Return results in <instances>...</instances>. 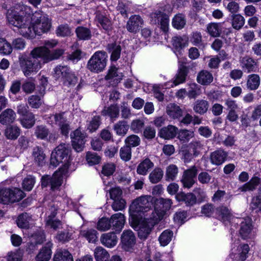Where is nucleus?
I'll use <instances>...</instances> for the list:
<instances>
[{
    "label": "nucleus",
    "mask_w": 261,
    "mask_h": 261,
    "mask_svg": "<svg viewBox=\"0 0 261 261\" xmlns=\"http://www.w3.org/2000/svg\"><path fill=\"white\" fill-rule=\"evenodd\" d=\"M70 152L69 145L64 143L60 144L53 151L50 157V164L55 167L58 166L60 163L63 164V165L52 176L44 175L42 177V187L50 186L52 190H55L61 186L63 179L67 176L70 162Z\"/></svg>",
    "instance_id": "1"
},
{
    "label": "nucleus",
    "mask_w": 261,
    "mask_h": 261,
    "mask_svg": "<svg viewBox=\"0 0 261 261\" xmlns=\"http://www.w3.org/2000/svg\"><path fill=\"white\" fill-rule=\"evenodd\" d=\"M30 10L29 7L19 4L9 9L7 13L9 25L25 38L33 36L34 34L31 32Z\"/></svg>",
    "instance_id": "2"
},
{
    "label": "nucleus",
    "mask_w": 261,
    "mask_h": 261,
    "mask_svg": "<svg viewBox=\"0 0 261 261\" xmlns=\"http://www.w3.org/2000/svg\"><path fill=\"white\" fill-rule=\"evenodd\" d=\"M162 219V215L156 214L155 216H148L145 215L144 218H129V221L139 227L138 237L142 240L147 239L150 234L152 227Z\"/></svg>",
    "instance_id": "3"
},
{
    "label": "nucleus",
    "mask_w": 261,
    "mask_h": 261,
    "mask_svg": "<svg viewBox=\"0 0 261 261\" xmlns=\"http://www.w3.org/2000/svg\"><path fill=\"white\" fill-rule=\"evenodd\" d=\"M32 26L31 32L34 35L31 37H26L27 38H34L36 35H40L42 33L48 32L51 27V22L47 15L41 11L35 12L31 17Z\"/></svg>",
    "instance_id": "4"
},
{
    "label": "nucleus",
    "mask_w": 261,
    "mask_h": 261,
    "mask_svg": "<svg viewBox=\"0 0 261 261\" xmlns=\"http://www.w3.org/2000/svg\"><path fill=\"white\" fill-rule=\"evenodd\" d=\"M152 197L151 196H141L133 201L129 206V212L130 219L141 218V214L150 211Z\"/></svg>",
    "instance_id": "5"
},
{
    "label": "nucleus",
    "mask_w": 261,
    "mask_h": 261,
    "mask_svg": "<svg viewBox=\"0 0 261 261\" xmlns=\"http://www.w3.org/2000/svg\"><path fill=\"white\" fill-rule=\"evenodd\" d=\"M54 77L57 80H61L63 84L69 87L74 86L77 82V77L65 65H58L54 69Z\"/></svg>",
    "instance_id": "6"
},
{
    "label": "nucleus",
    "mask_w": 261,
    "mask_h": 261,
    "mask_svg": "<svg viewBox=\"0 0 261 261\" xmlns=\"http://www.w3.org/2000/svg\"><path fill=\"white\" fill-rule=\"evenodd\" d=\"M107 57L105 51H96L88 60L87 68L91 72L95 73L103 71L107 66Z\"/></svg>",
    "instance_id": "7"
},
{
    "label": "nucleus",
    "mask_w": 261,
    "mask_h": 261,
    "mask_svg": "<svg viewBox=\"0 0 261 261\" xmlns=\"http://www.w3.org/2000/svg\"><path fill=\"white\" fill-rule=\"evenodd\" d=\"M233 226H231V233L232 234V230L236 225L240 224L239 233L243 239H250L255 235V231L252 224V220L250 218H237L233 220Z\"/></svg>",
    "instance_id": "8"
},
{
    "label": "nucleus",
    "mask_w": 261,
    "mask_h": 261,
    "mask_svg": "<svg viewBox=\"0 0 261 261\" xmlns=\"http://www.w3.org/2000/svg\"><path fill=\"white\" fill-rule=\"evenodd\" d=\"M21 69L25 76L37 73L42 67L41 61L29 56L19 58Z\"/></svg>",
    "instance_id": "9"
},
{
    "label": "nucleus",
    "mask_w": 261,
    "mask_h": 261,
    "mask_svg": "<svg viewBox=\"0 0 261 261\" xmlns=\"http://www.w3.org/2000/svg\"><path fill=\"white\" fill-rule=\"evenodd\" d=\"M250 248L247 244H240V240L232 237L230 255L233 258H239L244 261L248 257Z\"/></svg>",
    "instance_id": "10"
},
{
    "label": "nucleus",
    "mask_w": 261,
    "mask_h": 261,
    "mask_svg": "<svg viewBox=\"0 0 261 261\" xmlns=\"http://www.w3.org/2000/svg\"><path fill=\"white\" fill-rule=\"evenodd\" d=\"M24 197V193L18 188L3 189L0 190V203L8 204L18 201Z\"/></svg>",
    "instance_id": "11"
},
{
    "label": "nucleus",
    "mask_w": 261,
    "mask_h": 261,
    "mask_svg": "<svg viewBox=\"0 0 261 261\" xmlns=\"http://www.w3.org/2000/svg\"><path fill=\"white\" fill-rule=\"evenodd\" d=\"M34 134L37 138L47 140L49 142H55L58 138V135L54 132H50L44 125H40L35 127Z\"/></svg>",
    "instance_id": "12"
},
{
    "label": "nucleus",
    "mask_w": 261,
    "mask_h": 261,
    "mask_svg": "<svg viewBox=\"0 0 261 261\" xmlns=\"http://www.w3.org/2000/svg\"><path fill=\"white\" fill-rule=\"evenodd\" d=\"M136 244V237L131 230L123 231L121 236V248L126 251H131Z\"/></svg>",
    "instance_id": "13"
},
{
    "label": "nucleus",
    "mask_w": 261,
    "mask_h": 261,
    "mask_svg": "<svg viewBox=\"0 0 261 261\" xmlns=\"http://www.w3.org/2000/svg\"><path fill=\"white\" fill-rule=\"evenodd\" d=\"M172 204V200L169 198H158L155 201L154 210H151L149 214H151V216H155L156 214H160L162 218L164 213L171 208Z\"/></svg>",
    "instance_id": "14"
},
{
    "label": "nucleus",
    "mask_w": 261,
    "mask_h": 261,
    "mask_svg": "<svg viewBox=\"0 0 261 261\" xmlns=\"http://www.w3.org/2000/svg\"><path fill=\"white\" fill-rule=\"evenodd\" d=\"M216 215L219 220L223 221L225 224L230 223L231 226H233V219L237 218L233 217L231 209L225 205L218 207L216 210Z\"/></svg>",
    "instance_id": "15"
},
{
    "label": "nucleus",
    "mask_w": 261,
    "mask_h": 261,
    "mask_svg": "<svg viewBox=\"0 0 261 261\" xmlns=\"http://www.w3.org/2000/svg\"><path fill=\"white\" fill-rule=\"evenodd\" d=\"M150 21L153 24H160L161 29L164 32L168 31L169 22V16L161 11L151 13Z\"/></svg>",
    "instance_id": "16"
},
{
    "label": "nucleus",
    "mask_w": 261,
    "mask_h": 261,
    "mask_svg": "<svg viewBox=\"0 0 261 261\" xmlns=\"http://www.w3.org/2000/svg\"><path fill=\"white\" fill-rule=\"evenodd\" d=\"M70 136L73 148L77 152L82 151L85 142V134L82 133L79 129H77L72 133Z\"/></svg>",
    "instance_id": "17"
},
{
    "label": "nucleus",
    "mask_w": 261,
    "mask_h": 261,
    "mask_svg": "<svg viewBox=\"0 0 261 261\" xmlns=\"http://www.w3.org/2000/svg\"><path fill=\"white\" fill-rule=\"evenodd\" d=\"M197 173V170L195 166L184 171L181 182L184 188H190L195 182V177Z\"/></svg>",
    "instance_id": "18"
},
{
    "label": "nucleus",
    "mask_w": 261,
    "mask_h": 261,
    "mask_svg": "<svg viewBox=\"0 0 261 261\" xmlns=\"http://www.w3.org/2000/svg\"><path fill=\"white\" fill-rule=\"evenodd\" d=\"M143 23L144 21L140 15H134L127 21L126 28L128 32L136 33L142 27Z\"/></svg>",
    "instance_id": "19"
},
{
    "label": "nucleus",
    "mask_w": 261,
    "mask_h": 261,
    "mask_svg": "<svg viewBox=\"0 0 261 261\" xmlns=\"http://www.w3.org/2000/svg\"><path fill=\"white\" fill-rule=\"evenodd\" d=\"M49 49L46 47L38 46L34 48L30 53V56L33 59L39 60V59L43 61V63L48 62V54Z\"/></svg>",
    "instance_id": "20"
},
{
    "label": "nucleus",
    "mask_w": 261,
    "mask_h": 261,
    "mask_svg": "<svg viewBox=\"0 0 261 261\" xmlns=\"http://www.w3.org/2000/svg\"><path fill=\"white\" fill-rule=\"evenodd\" d=\"M188 71L186 67L179 68L177 73L173 81H169L165 84L166 88H172L185 82Z\"/></svg>",
    "instance_id": "21"
},
{
    "label": "nucleus",
    "mask_w": 261,
    "mask_h": 261,
    "mask_svg": "<svg viewBox=\"0 0 261 261\" xmlns=\"http://www.w3.org/2000/svg\"><path fill=\"white\" fill-rule=\"evenodd\" d=\"M101 243L109 248L114 247L118 243V238L114 232L105 233L100 238Z\"/></svg>",
    "instance_id": "22"
},
{
    "label": "nucleus",
    "mask_w": 261,
    "mask_h": 261,
    "mask_svg": "<svg viewBox=\"0 0 261 261\" xmlns=\"http://www.w3.org/2000/svg\"><path fill=\"white\" fill-rule=\"evenodd\" d=\"M109 220L111 228L115 231L122 229L125 221L124 215L121 213L113 215Z\"/></svg>",
    "instance_id": "23"
},
{
    "label": "nucleus",
    "mask_w": 261,
    "mask_h": 261,
    "mask_svg": "<svg viewBox=\"0 0 261 261\" xmlns=\"http://www.w3.org/2000/svg\"><path fill=\"white\" fill-rule=\"evenodd\" d=\"M64 113L57 114L54 115V119L56 123L58 124L60 127L61 133L63 135L67 136L70 127L68 123L67 122L64 117Z\"/></svg>",
    "instance_id": "24"
},
{
    "label": "nucleus",
    "mask_w": 261,
    "mask_h": 261,
    "mask_svg": "<svg viewBox=\"0 0 261 261\" xmlns=\"http://www.w3.org/2000/svg\"><path fill=\"white\" fill-rule=\"evenodd\" d=\"M123 74L118 71L115 67H111L106 76V80L112 85H116L122 79Z\"/></svg>",
    "instance_id": "25"
},
{
    "label": "nucleus",
    "mask_w": 261,
    "mask_h": 261,
    "mask_svg": "<svg viewBox=\"0 0 261 261\" xmlns=\"http://www.w3.org/2000/svg\"><path fill=\"white\" fill-rule=\"evenodd\" d=\"M228 154L223 150H217L211 153L210 160L212 164L219 166L226 160Z\"/></svg>",
    "instance_id": "26"
},
{
    "label": "nucleus",
    "mask_w": 261,
    "mask_h": 261,
    "mask_svg": "<svg viewBox=\"0 0 261 261\" xmlns=\"http://www.w3.org/2000/svg\"><path fill=\"white\" fill-rule=\"evenodd\" d=\"M107 50L110 54V60L112 62L117 61L120 57L121 47L116 42L109 43L107 47Z\"/></svg>",
    "instance_id": "27"
},
{
    "label": "nucleus",
    "mask_w": 261,
    "mask_h": 261,
    "mask_svg": "<svg viewBox=\"0 0 261 261\" xmlns=\"http://www.w3.org/2000/svg\"><path fill=\"white\" fill-rule=\"evenodd\" d=\"M178 130V128L175 126L169 125L162 128L159 132V135L161 138L165 139H171L176 136Z\"/></svg>",
    "instance_id": "28"
},
{
    "label": "nucleus",
    "mask_w": 261,
    "mask_h": 261,
    "mask_svg": "<svg viewBox=\"0 0 261 261\" xmlns=\"http://www.w3.org/2000/svg\"><path fill=\"white\" fill-rule=\"evenodd\" d=\"M53 244L49 242L40 251L36 257V261H48L51 256Z\"/></svg>",
    "instance_id": "29"
},
{
    "label": "nucleus",
    "mask_w": 261,
    "mask_h": 261,
    "mask_svg": "<svg viewBox=\"0 0 261 261\" xmlns=\"http://www.w3.org/2000/svg\"><path fill=\"white\" fill-rule=\"evenodd\" d=\"M50 214L48 215V218L46 220V224L50 226L51 228L55 230L61 227L62 223L60 221L56 219H54V218L57 214V208H55V204H54L49 209Z\"/></svg>",
    "instance_id": "30"
},
{
    "label": "nucleus",
    "mask_w": 261,
    "mask_h": 261,
    "mask_svg": "<svg viewBox=\"0 0 261 261\" xmlns=\"http://www.w3.org/2000/svg\"><path fill=\"white\" fill-rule=\"evenodd\" d=\"M16 117V113L12 109H7L0 114V123L3 125L12 123Z\"/></svg>",
    "instance_id": "31"
},
{
    "label": "nucleus",
    "mask_w": 261,
    "mask_h": 261,
    "mask_svg": "<svg viewBox=\"0 0 261 261\" xmlns=\"http://www.w3.org/2000/svg\"><path fill=\"white\" fill-rule=\"evenodd\" d=\"M175 198L178 201H184L188 206L193 205L196 202V197L193 193L185 194L179 192L176 194Z\"/></svg>",
    "instance_id": "32"
},
{
    "label": "nucleus",
    "mask_w": 261,
    "mask_h": 261,
    "mask_svg": "<svg viewBox=\"0 0 261 261\" xmlns=\"http://www.w3.org/2000/svg\"><path fill=\"white\" fill-rule=\"evenodd\" d=\"M154 164L149 159L143 160L137 167V173L141 175H146L148 171L153 167Z\"/></svg>",
    "instance_id": "33"
},
{
    "label": "nucleus",
    "mask_w": 261,
    "mask_h": 261,
    "mask_svg": "<svg viewBox=\"0 0 261 261\" xmlns=\"http://www.w3.org/2000/svg\"><path fill=\"white\" fill-rule=\"evenodd\" d=\"M103 116H108L112 121H114L119 115V108L117 105L105 107L101 112Z\"/></svg>",
    "instance_id": "34"
},
{
    "label": "nucleus",
    "mask_w": 261,
    "mask_h": 261,
    "mask_svg": "<svg viewBox=\"0 0 261 261\" xmlns=\"http://www.w3.org/2000/svg\"><path fill=\"white\" fill-rule=\"evenodd\" d=\"M241 65L243 69L247 72L255 71L256 64L251 58L245 57L241 60Z\"/></svg>",
    "instance_id": "35"
},
{
    "label": "nucleus",
    "mask_w": 261,
    "mask_h": 261,
    "mask_svg": "<svg viewBox=\"0 0 261 261\" xmlns=\"http://www.w3.org/2000/svg\"><path fill=\"white\" fill-rule=\"evenodd\" d=\"M54 261H73L72 254L67 250L60 249L57 250Z\"/></svg>",
    "instance_id": "36"
},
{
    "label": "nucleus",
    "mask_w": 261,
    "mask_h": 261,
    "mask_svg": "<svg viewBox=\"0 0 261 261\" xmlns=\"http://www.w3.org/2000/svg\"><path fill=\"white\" fill-rule=\"evenodd\" d=\"M166 112L168 116L173 119H178L182 115L181 109L174 103H170L167 106Z\"/></svg>",
    "instance_id": "37"
},
{
    "label": "nucleus",
    "mask_w": 261,
    "mask_h": 261,
    "mask_svg": "<svg viewBox=\"0 0 261 261\" xmlns=\"http://www.w3.org/2000/svg\"><path fill=\"white\" fill-rule=\"evenodd\" d=\"M33 219L31 216L27 213L20 215L17 220V224L19 227L28 228L33 224Z\"/></svg>",
    "instance_id": "38"
},
{
    "label": "nucleus",
    "mask_w": 261,
    "mask_h": 261,
    "mask_svg": "<svg viewBox=\"0 0 261 261\" xmlns=\"http://www.w3.org/2000/svg\"><path fill=\"white\" fill-rule=\"evenodd\" d=\"M197 80L199 84L207 85L213 82V76L211 72L206 70H202L198 73Z\"/></svg>",
    "instance_id": "39"
},
{
    "label": "nucleus",
    "mask_w": 261,
    "mask_h": 261,
    "mask_svg": "<svg viewBox=\"0 0 261 261\" xmlns=\"http://www.w3.org/2000/svg\"><path fill=\"white\" fill-rule=\"evenodd\" d=\"M58 203L56 204V207L55 208H59L62 211H69V210H76V204L74 203L72 200L69 198L66 197L63 198L62 203H60V205H58Z\"/></svg>",
    "instance_id": "40"
},
{
    "label": "nucleus",
    "mask_w": 261,
    "mask_h": 261,
    "mask_svg": "<svg viewBox=\"0 0 261 261\" xmlns=\"http://www.w3.org/2000/svg\"><path fill=\"white\" fill-rule=\"evenodd\" d=\"M33 156L35 162L39 166H42L45 162V155L41 148L35 147L33 149Z\"/></svg>",
    "instance_id": "41"
},
{
    "label": "nucleus",
    "mask_w": 261,
    "mask_h": 261,
    "mask_svg": "<svg viewBox=\"0 0 261 261\" xmlns=\"http://www.w3.org/2000/svg\"><path fill=\"white\" fill-rule=\"evenodd\" d=\"M20 121L22 126L26 128L32 127L35 123V116L32 113H27L20 118Z\"/></svg>",
    "instance_id": "42"
},
{
    "label": "nucleus",
    "mask_w": 261,
    "mask_h": 261,
    "mask_svg": "<svg viewBox=\"0 0 261 261\" xmlns=\"http://www.w3.org/2000/svg\"><path fill=\"white\" fill-rule=\"evenodd\" d=\"M208 107L209 103L207 101L203 99L197 100L195 102L194 110L197 113L203 114L207 112Z\"/></svg>",
    "instance_id": "43"
},
{
    "label": "nucleus",
    "mask_w": 261,
    "mask_h": 261,
    "mask_svg": "<svg viewBox=\"0 0 261 261\" xmlns=\"http://www.w3.org/2000/svg\"><path fill=\"white\" fill-rule=\"evenodd\" d=\"M178 173V169L177 167L174 165L171 164L166 168L165 177L167 181H173L177 176Z\"/></svg>",
    "instance_id": "44"
},
{
    "label": "nucleus",
    "mask_w": 261,
    "mask_h": 261,
    "mask_svg": "<svg viewBox=\"0 0 261 261\" xmlns=\"http://www.w3.org/2000/svg\"><path fill=\"white\" fill-rule=\"evenodd\" d=\"M94 256L96 261H109L110 258L108 252L101 247H97L95 249Z\"/></svg>",
    "instance_id": "45"
},
{
    "label": "nucleus",
    "mask_w": 261,
    "mask_h": 261,
    "mask_svg": "<svg viewBox=\"0 0 261 261\" xmlns=\"http://www.w3.org/2000/svg\"><path fill=\"white\" fill-rule=\"evenodd\" d=\"M97 234L96 230L92 228L82 230L80 232V235L85 238L89 243H94L96 241Z\"/></svg>",
    "instance_id": "46"
},
{
    "label": "nucleus",
    "mask_w": 261,
    "mask_h": 261,
    "mask_svg": "<svg viewBox=\"0 0 261 261\" xmlns=\"http://www.w3.org/2000/svg\"><path fill=\"white\" fill-rule=\"evenodd\" d=\"M5 136L8 139L15 140L20 135V129L15 125H11L6 129Z\"/></svg>",
    "instance_id": "47"
},
{
    "label": "nucleus",
    "mask_w": 261,
    "mask_h": 261,
    "mask_svg": "<svg viewBox=\"0 0 261 261\" xmlns=\"http://www.w3.org/2000/svg\"><path fill=\"white\" fill-rule=\"evenodd\" d=\"M187 38L186 37H181L180 36H175L172 38V44L173 47L178 52L182 48L187 45ZM180 54V53H179Z\"/></svg>",
    "instance_id": "48"
},
{
    "label": "nucleus",
    "mask_w": 261,
    "mask_h": 261,
    "mask_svg": "<svg viewBox=\"0 0 261 261\" xmlns=\"http://www.w3.org/2000/svg\"><path fill=\"white\" fill-rule=\"evenodd\" d=\"M260 84V78L257 74H253L248 76L247 87L250 90H256Z\"/></svg>",
    "instance_id": "49"
},
{
    "label": "nucleus",
    "mask_w": 261,
    "mask_h": 261,
    "mask_svg": "<svg viewBox=\"0 0 261 261\" xmlns=\"http://www.w3.org/2000/svg\"><path fill=\"white\" fill-rule=\"evenodd\" d=\"M186 23L185 17L181 14L176 15L172 19V26L176 29H182L185 27Z\"/></svg>",
    "instance_id": "50"
},
{
    "label": "nucleus",
    "mask_w": 261,
    "mask_h": 261,
    "mask_svg": "<svg viewBox=\"0 0 261 261\" xmlns=\"http://www.w3.org/2000/svg\"><path fill=\"white\" fill-rule=\"evenodd\" d=\"M173 234V232L171 230L168 229L164 230L159 238L161 245L163 246L167 245L171 241Z\"/></svg>",
    "instance_id": "51"
},
{
    "label": "nucleus",
    "mask_w": 261,
    "mask_h": 261,
    "mask_svg": "<svg viewBox=\"0 0 261 261\" xmlns=\"http://www.w3.org/2000/svg\"><path fill=\"white\" fill-rule=\"evenodd\" d=\"M12 52L11 44L4 38H0V54L3 56L10 55Z\"/></svg>",
    "instance_id": "52"
},
{
    "label": "nucleus",
    "mask_w": 261,
    "mask_h": 261,
    "mask_svg": "<svg viewBox=\"0 0 261 261\" xmlns=\"http://www.w3.org/2000/svg\"><path fill=\"white\" fill-rule=\"evenodd\" d=\"M231 24L233 29L239 30L245 24V19L240 14H233L232 15Z\"/></svg>",
    "instance_id": "53"
},
{
    "label": "nucleus",
    "mask_w": 261,
    "mask_h": 261,
    "mask_svg": "<svg viewBox=\"0 0 261 261\" xmlns=\"http://www.w3.org/2000/svg\"><path fill=\"white\" fill-rule=\"evenodd\" d=\"M163 176V171L160 168H155L149 174V179L152 184L159 182Z\"/></svg>",
    "instance_id": "54"
},
{
    "label": "nucleus",
    "mask_w": 261,
    "mask_h": 261,
    "mask_svg": "<svg viewBox=\"0 0 261 261\" xmlns=\"http://www.w3.org/2000/svg\"><path fill=\"white\" fill-rule=\"evenodd\" d=\"M129 126L124 121H120L115 124L114 128L116 134L119 136H124L128 129Z\"/></svg>",
    "instance_id": "55"
},
{
    "label": "nucleus",
    "mask_w": 261,
    "mask_h": 261,
    "mask_svg": "<svg viewBox=\"0 0 261 261\" xmlns=\"http://www.w3.org/2000/svg\"><path fill=\"white\" fill-rule=\"evenodd\" d=\"M231 196L226 194L225 191L222 190H218L213 197V200L214 202L221 201L229 203L230 201Z\"/></svg>",
    "instance_id": "56"
},
{
    "label": "nucleus",
    "mask_w": 261,
    "mask_h": 261,
    "mask_svg": "<svg viewBox=\"0 0 261 261\" xmlns=\"http://www.w3.org/2000/svg\"><path fill=\"white\" fill-rule=\"evenodd\" d=\"M208 34L213 37H218L221 32V25L218 23H211L207 26Z\"/></svg>",
    "instance_id": "57"
},
{
    "label": "nucleus",
    "mask_w": 261,
    "mask_h": 261,
    "mask_svg": "<svg viewBox=\"0 0 261 261\" xmlns=\"http://www.w3.org/2000/svg\"><path fill=\"white\" fill-rule=\"evenodd\" d=\"M260 178L257 177H253L248 182L240 188L241 191L246 192L247 191H252L259 184Z\"/></svg>",
    "instance_id": "58"
},
{
    "label": "nucleus",
    "mask_w": 261,
    "mask_h": 261,
    "mask_svg": "<svg viewBox=\"0 0 261 261\" xmlns=\"http://www.w3.org/2000/svg\"><path fill=\"white\" fill-rule=\"evenodd\" d=\"M189 90L187 95L190 98H195L201 94L199 86L195 83L189 84Z\"/></svg>",
    "instance_id": "59"
},
{
    "label": "nucleus",
    "mask_w": 261,
    "mask_h": 261,
    "mask_svg": "<svg viewBox=\"0 0 261 261\" xmlns=\"http://www.w3.org/2000/svg\"><path fill=\"white\" fill-rule=\"evenodd\" d=\"M194 136V132L187 129L180 130L178 134V138L184 143L188 142Z\"/></svg>",
    "instance_id": "60"
},
{
    "label": "nucleus",
    "mask_w": 261,
    "mask_h": 261,
    "mask_svg": "<svg viewBox=\"0 0 261 261\" xmlns=\"http://www.w3.org/2000/svg\"><path fill=\"white\" fill-rule=\"evenodd\" d=\"M77 37L82 40H88L91 38V34L90 30L84 27H78L76 29Z\"/></svg>",
    "instance_id": "61"
},
{
    "label": "nucleus",
    "mask_w": 261,
    "mask_h": 261,
    "mask_svg": "<svg viewBox=\"0 0 261 261\" xmlns=\"http://www.w3.org/2000/svg\"><path fill=\"white\" fill-rule=\"evenodd\" d=\"M144 123L143 119H136L132 121L130 128L134 133H139L142 132Z\"/></svg>",
    "instance_id": "62"
},
{
    "label": "nucleus",
    "mask_w": 261,
    "mask_h": 261,
    "mask_svg": "<svg viewBox=\"0 0 261 261\" xmlns=\"http://www.w3.org/2000/svg\"><path fill=\"white\" fill-rule=\"evenodd\" d=\"M111 228V224L108 218H102L97 222V229L101 231H105Z\"/></svg>",
    "instance_id": "63"
},
{
    "label": "nucleus",
    "mask_w": 261,
    "mask_h": 261,
    "mask_svg": "<svg viewBox=\"0 0 261 261\" xmlns=\"http://www.w3.org/2000/svg\"><path fill=\"white\" fill-rule=\"evenodd\" d=\"M57 36L66 37L70 36L71 32L70 28L67 24H61L57 28L56 31Z\"/></svg>",
    "instance_id": "64"
}]
</instances>
